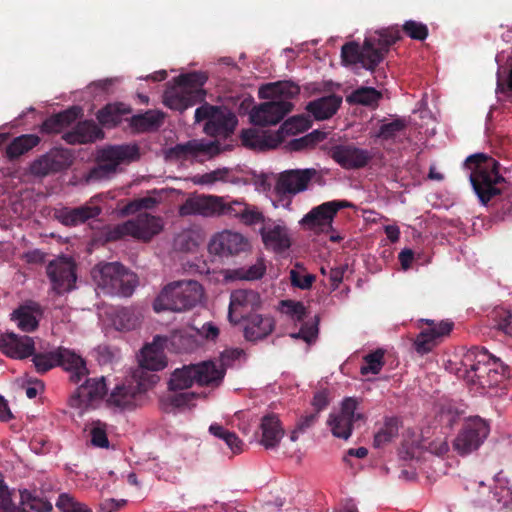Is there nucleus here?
<instances>
[{
    "mask_svg": "<svg viewBox=\"0 0 512 512\" xmlns=\"http://www.w3.org/2000/svg\"><path fill=\"white\" fill-rule=\"evenodd\" d=\"M181 216L201 215L203 217L235 218L245 225H254L264 221V215L257 207L241 200H228V197L216 195H198L189 197L179 208Z\"/></svg>",
    "mask_w": 512,
    "mask_h": 512,
    "instance_id": "f257e3e1",
    "label": "nucleus"
},
{
    "mask_svg": "<svg viewBox=\"0 0 512 512\" xmlns=\"http://www.w3.org/2000/svg\"><path fill=\"white\" fill-rule=\"evenodd\" d=\"M400 39L399 28L391 26L366 37L362 45L354 41L347 42L341 48L342 62L346 65L359 63L366 70L374 71L384 60L390 47Z\"/></svg>",
    "mask_w": 512,
    "mask_h": 512,
    "instance_id": "f03ea898",
    "label": "nucleus"
},
{
    "mask_svg": "<svg viewBox=\"0 0 512 512\" xmlns=\"http://www.w3.org/2000/svg\"><path fill=\"white\" fill-rule=\"evenodd\" d=\"M458 373H462L459 376L468 382L485 388L498 386L508 380L511 369L486 349L475 346L463 355Z\"/></svg>",
    "mask_w": 512,
    "mask_h": 512,
    "instance_id": "7ed1b4c3",
    "label": "nucleus"
},
{
    "mask_svg": "<svg viewBox=\"0 0 512 512\" xmlns=\"http://www.w3.org/2000/svg\"><path fill=\"white\" fill-rule=\"evenodd\" d=\"M465 166L471 170L470 182L474 192L483 205L503 191L505 178L499 173V163L483 153L470 155Z\"/></svg>",
    "mask_w": 512,
    "mask_h": 512,
    "instance_id": "20e7f679",
    "label": "nucleus"
},
{
    "mask_svg": "<svg viewBox=\"0 0 512 512\" xmlns=\"http://www.w3.org/2000/svg\"><path fill=\"white\" fill-rule=\"evenodd\" d=\"M139 157L137 145H107L97 150L95 165L85 175L87 183H97L112 179L121 171V165L129 164Z\"/></svg>",
    "mask_w": 512,
    "mask_h": 512,
    "instance_id": "39448f33",
    "label": "nucleus"
},
{
    "mask_svg": "<svg viewBox=\"0 0 512 512\" xmlns=\"http://www.w3.org/2000/svg\"><path fill=\"white\" fill-rule=\"evenodd\" d=\"M203 72L193 71L174 78L176 84L164 94V104L173 110L183 112L189 107L205 101L206 92L203 89L207 81Z\"/></svg>",
    "mask_w": 512,
    "mask_h": 512,
    "instance_id": "423d86ee",
    "label": "nucleus"
},
{
    "mask_svg": "<svg viewBox=\"0 0 512 512\" xmlns=\"http://www.w3.org/2000/svg\"><path fill=\"white\" fill-rule=\"evenodd\" d=\"M203 296L201 284L195 280H181L167 284L153 303L156 312H182L196 306Z\"/></svg>",
    "mask_w": 512,
    "mask_h": 512,
    "instance_id": "0eeeda50",
    "label": "nucleus"
},
{
    "mask_svg": "<svg viewBox=\"0 0 512 512\" xmlns=\"http://www.w3.org/2000/svg\"><path fill=\"white\" fill-rule=\"evenodd\" d=\"M162 229V218L145 212L139 213L135 218L125 222L106 226L103 230V236L107 242L119 241L127 236L149 242Z\"/></svg>",
    "mask_w": 512,
    "mask_h": 512,
    "instance_id": "6e6552de",
    "label": "nucleus"
},
{
    "mask_svg": "<svg viewBox=\"0 0 512 512\" xmlns=\"http://www.w3.org/2000/svg\"><path fill=\"white\" fill-rule=\"evenodd\" d=\"M91 274L97 287L109 295L131 296L137 284L136 275L118 262L100 264Z\"/></svg>",
    "mask_w": 512,
    "mask_h": 512,
    "instance_id": "1a4fd4ad",
    "label": "nucleus"
},
{
    "mask_svg": "<svg viewBox=\"0 0 512 512\" xmlns=\"http://www.w3.org/2000/svg\"><path fill=\"white\" fill-rule=\"evenodd\" d=\"M223 377L224 372L212 361H207L176 369L171 375L168 387L169 390H187L194 383L200 386L218 384Z\"/></svg>",
    "mask_w": 512,
    "mask_h": 512,
    "instance_id": "9d476101",
    "label": "nucleus"
},
{
    "mask_svg": "<svg viewBox=\"0 0 512 512\" xmlns=\"http://www.w3.org/2000/svg\"><path fill=\"white\" fill-rule=\"evenodd\" d=\"M321 177L320 172L315 168L285 170L278 174L274 192L280 200H283L306 191L311 181H318Z\"/></svg>",
    "mask_w": 512,
    "mask_h": 512,
    "instance_id": "9b49d317",
    "label": "nucleus"
},
{
    "mask_svg": "<svg viewBox=\"0 0 512 512\" xmlns=\"http://www.w3.org/2000/svg\"><path fill=\"white\" fill-rule=\"evenodd\" d=\"M159 380L157 375H150L148 382L136 378L134 374L131 379L125 381L112 390L107 402L119 408H131L135 406L137 399Z\"/></svg>",
    "mask_w": 512,
    "mask_h": 512,
    "instance_id": "f8f14e48",
    "label": "nucleus"
},
{
    "mask_svg": "<svg viewBox=\"0 0 512 512\" xmlns=\"http://www.w3.org/2000/svg\"><path fill=\"white\" fill-rule=\"evenodd\" d=\"M489 434V425L476 416L469 418L454 439L453 447L460 455L477 450Z\"/></svg>",
    "mask_w": 512,
    "mask_h": 512,
    "instance_id": "ddd939ff",
    "label": "nucleus"
},
{
    "mask_svg": "<svg viewBox=\"0 0 512 512\" xmlns=\"http://www.w3.org/2000/svg\"><path fill=\"white\" fill-rule=\"evenodd\" d=\"M165 342V337L157 335L151 344L143 347L139 357V367L133 372L136 378L148 382L149 376L155 375L153 372L159 371L166 366L163 354Z\"/></svg>",
    "mask_w": 512,
    "mask_h": 512,
    "instance_id": "4468645a",
    "label": "nucleus"
},
{
    "mask_svg": "<svg viewBox=\"0 0 512 512\" xmlns=\"http://www.w3.org/2000/svg\"><path fill=\"white\" fill-rule=\"evenodd\" d=\"M47 276L57 294L71 291L75 287L76 265L66 257H59L47 265Z\"/></svg>",
    "mask_w": 512,
    "mask_h": 512,
    "instance_id": "2eb2a0df",
    "label": "nucleus"
},
{
    "mask_svg": "<svg viewBox=\"0 0 512 512\" xmlns=\"http://www.w3.org/2000/svg\"><path fill=\"white\" fill-rule=\"evenodd\" d=\"M71 163L72 155L69 150L54 148L35 159L30 164L29 172L34 177L43 178L69 167Z\"/></svg>",
    "mask_w": 512,
    "mask_h": 512,
    "instance_id": "dca6fc26",
    "label": "nucleus"
},
{
    "mask_svg": "<svg viewBox=\"0 0 512 512\" xmlns=\"http://www.w3.org/2000/svg\"><path fill=\"white\" fill-rule=\"evenodd\" d=\"M357 406L355 398L347 397L342 402L340 412L330 414L328 425L335 437L347 440L351 436L353 423L363 418L362 414L356 413Z\"/></svg>",
    "mask_w": 512,
    "mask_h": 512,
    "instance_id": "f3484780",
    "label": "nucleus"
},
{
    "mask_svg": "<svg viewBox=\"0 0 512 512\" xmlns=\"http://www.w3.org/2000/svg\"><path fill=\"white\" fill-rule=\"evenodd\" d=\"M260 305L258 292L248 289L235 290L230 296L228 319L234 325L239 324L243 318L255 313Z\"/></svg>",
    "mask_w": 512,
    "mask_h": 512,
    "instance_id": "a211bd4d",
    "label": "nucleus"
},
{
    "mask_svg": "<svg viewBox=\"0 0 512 512\" xmlns=\"http://www.w3.org/2000/svg\"><path fill=\"white\" fill-rule=\"evenodd\" d=\"M249 241L241 233L224 230L210 240L208 249L211 254L228 257L248 251Z\"/></svg>",
    "mask_w": 512,
    "mask_h": 512,
    "instance_id": "6ab92c4d",
    "label": "nucleus"
},
{
    "mask_svg": "<svg viewBox=\"0 0 512 512\" xmlns=\"http://www.w3.org/2000/svg\"><path fill=\"white\" fill-rule=\"evenodd\" d=\"M293 104L287 100H275L261 103L250 112V121L257 126H269L279 123L291 110Z\"/></svg>",
    "mask_w": 512,
    "mask_h": 512,
    "instance_id": "aec40b11",
    "label": "nucleus"
},
{
    "mask_svg": "<svg viewBox=\"0 0 512 512\" xmlns=\"http://www.w3.org/2000/svg\"><path fill=\"white\" fill-rule=\"evenodd\" d=\"M107 393L105 378H87L69 397L68 405L74 409H84L92 402L102 399Z\"/></svg>",
    "mask_w": 512,
    "mask_h": 512,
    "instance_id": "412c9836",
    "label": "nucleus"
},
{
    "mask_svg": "<svg viewBox=\"0 0 512 512\" xmlns=\"http://www.w3.org/2000/svg\"><path fill=\"white\" fill-rule=\"evenodd\" d=\"M329 156L346 170L363 168L372 159V154L368 150L353 144L335 145L329 150Z\"/></svg>",
    "mask_w": 512,
    "mask_h": 512,
    "instance_id": "4be33fe9",
    "label": "nucleus"
},
{
    "mask_svg": "<svg viewBox=\"0 0 512 512\" xmlns=\"http://www.w3.org/2000/svg\"><path fill=\"white\" fill-rule=\"evenodd\" d=\"M351 204L345 200H333L324 202L312 208L302 219V224L309 228H330L337 212L342 208L350 207Z\"/></svg>",
    "mask_w": 512,
    "mask_h": 512,
    "instance_id": "5701e85b",
    "label": "nucleus"
},
{
    "mask_svg": "<svg viewBox=\"0 0 512 512\" xmlns=\"http://www.w3.org/2000/svg\"><path fill=\"white\" fill-rule=\"evenodd\" d=\"M98 196L92 197L84 205L70 208L63 207L56 211V219L64 226L74 227L96 219L102 213V207L96 204Z\"/></svg>",
    "mask_w": 512,
    "mask_h": 512,
    "instance_id": "b1692460",
    "label": "nucleus"
},
{
    "mask_svg": "<svg viewBox=\"0 0 512 512\" xmlns=\"http://www.w3.org/2000/svg\"><path fill=\"white\" fill-rule=\"evenodd\" d=\"M35 343L29 336H19L14 332L0 333V351L13 359H25L34 354Z\"/></svg>",
    "mask_w": 512,
    "mask_h": 512,
    "instance_id": "393cba45",
    "label": "nucleus"
},
{
    "mask_svg": "<svg viewBox=\"0 0 512 512\" xmlns=\"http://www.w3.org/2000/svg\"><path fill=\"white\" fill-rule=\"evenodd\" d=\"M260 235L265 248L276 254H282L291 247L289 230L284 225L264 224L260 229Z\"/></svg>",
    "mask_w": 512,
    "mask_h": 512,
    "instance_id": "a878e982",
    "label": "nucleus"
},
{
    "mask_svg": "<svg viewBox=\"0 0 512 512\" xmlns=\"http://www.w3.org/2000/svg\"><path fill=\"white\" fill-rule=\"evenodd\" d=\"M57 366L62 367L69 372V380L78 384L89 373L86 361L81 355L73 350L64 347H58Z\"/></svg>",
    "mask_w": 512,
    "mask_h": 512,
    "instance_id": "bb28decb",
    "label": "nucleus"
},
{
    "mask_svg": "<svg viewBox=\"0 0 512 512\" xmlns=\"http://www.w3.org/2000/svg\"><path fill=\"white\" fill-rule=\"evenodd\" d=\"M244 337L248 341H258L269 336L274 328L275 322L271 316L253 313L243 318Z\"/></svg>",
    "mask_w": 512,
    "mask_h": 512,
    "instance_id": "cd10ccee",
    "label": "nucleus"
},
{
    "mask_svg": "<svg viewBox=\"0 0 512 512\" xmlns=\"http://www.w3.org/2000/svg\"><path fill=\"white\" fill-rule=\"evenodd\" d=\"M237 123L234 113L218 107L212 119L205 123L203 130L209 136L226 138L234 132Z\"/></svg>",
    "mask_w": 512,
    "mask_h": 512,
    "instance_id": "c85d7f7f",
    "label": "nucleus"
},
{
    "mask_svg": "<svg viewBox=\"0 0 512 512\" xmlns=\"http://www.w3.org/2000/svg\"><path fill=\"white\" fill-rule=\"evenodd\" d=\"M219 153L218 144L214 142H204L202 140H189L170 148L169 154L177 159H186L188 157H197L200 155L213 156Z\"/></svg>",
    "mask_w": 512,
    "mask_h": 512,
    "instance_id": "c756f323",
    "label": "nucleus"
},
{
    "mask_svg": "<svg viewBox=\"0 0 512 512\" xmlns=\"http://www.w3.org/2000/svg\"><path fill=\"white\" fill-rule=\"evenodd\" d=\"M261 439L260 444L266 449L277 447L283 438L285 431L277 414L268 413L261 418L260 422Z\"/></svg>",
    "mask_w": 512,
    "mask_h": 512,
    "instance_id": "7c9ffc66",
    "label": "nucleus"
},
{
    "mask_svg": "<svg viewBox=\"0 0 512 512\" xmlns=\"http://www.w3.org/2000/svg\"><path fill=\"white\" fill-rule=\"evenodd\" d=\"M103 138V130L93 120L78 122L71 131L63 135V139L72 145L91 143Z\"/></svg>",
    "mask_w": 512,
    "mask_h": 512,
    "instance_id": "2f4dec72",
    "label": "nucleus"
},
{
    "mask_svg": "<svg viewBox=\"0 0 512 512\" xmlns=\"http://www.w3.org/2000/svg\"><path fill=\"white\" fill-rule=\"evenodd\" d=\"M41 315L40 305L31 301L15 309L11 314V320L16 322L21 331L29 333L38 328Z\"/></svg>",
    "mask_w": 512,
    "mask_h": 512,
    "instance_id": "473e14b6",
    "label": "nucleus"
},
{
    "mask_svg": "<svg viewBox=\"0 0 512 512\" xmlns=\"http://www.w3.org/2000/svg\"><path fill=\"white\" fill-rule=\"evenodd\" d=\"M165 114L159 110H147L130 117L129 125L135 133L157 131L164 122Z\"/></svg>",
    "mask_w": 512,
    "mask_h": 512,
    "instance_id": "72a5a7b5",
    "label": "nucleus"
},
{
    "mask_svg": "<svg viewBox=\"0 0 512 512\" xmlns=\"http://www.w3.org/2000/svg\"><path fill=\"white\" fill-rule=\"evenodd\" d=\"M342 103V98L335 94H330L310 101L306 110L317 120H325L332 117Z\"/></svg>",
    "mask_w": 512,
    "mask_h": 512,
    "instance_id": "f704fd0d",
    "label": "nucleus"
},
{
    "mask_svg": "<svg viewBox=\"0 0 512 512\" xmlns=\"http://www.w3.org/2000/svg\"><path fill=\"white\" fill-rule=\"evenodd\" d=\"M131 112L132 109L130 106L121 102H116L109 103L102 107L97 112L96 117L102 126L113 128L119 125L122 122L123 117L130 114Z\"/></svg>",
    "mask_w": 512,
    "mask_h": 512,
    "instance_id": "c9c22d12",
    "label": "nucleus"
},
{
    "mask_svg": "<svg viewBox=\"0 0 512 512\" xmlns=\"http://www.w3.org/2000/svg\"><path fill=\"white\" fill-rule=\"evenodd\" d=\"M79 107H71L47 118L41 125V131L47 134L59 133L73 123L80 115Z\"/></svg>",
    "mask_w": 512,
    "mask_h": 512,
    "instance_id": "e433bc0d",
    "label": "nucleus"
},
{
    "mask_svg": "<svg viewBox=\"0 0 512 512\" xmlns=\"http://www.w3.org/2000/svg\"><path fill=\"white\" fill-rule=\"evenodd\" d=\"M17 507L25 512H51L53 508L41 491L27 489L20 491V505Z\"/></svg>",
    "mask_w": 512,
    "mask_h": 512,
    "instance_id": "4c0bfd02",
    "label": "nucleus"
},
{
    "mask_svg": "<svg viewBox=\"0 0 512 512\" xmlns=\"http://www.w3.org/2000/svg\"><path fill=\"white\" fill-rule=\"evenodd\" d=\"M242 144L245 147L264 150L274 148L280 143V137L276 135H267L265 132H258L255 129L243 130L241 133Z\"/></svg>",
    "mask_w": 512,
    "mask_h": 512,
    "instance_id": "58836bf2",
    "label": "nucleus"
},
{
    "mask_svg": "<svg viewBox=\"0 0 512 512\" xmlns=\"http://www.w3.org/2000/svg\"><path fill=\"white\" fill-rule=\"evenodd\" d=\"M40 143V138L35 134H24L14 138L6 147V157L10 160H16L28 151L32 150Z\"/></svg>",
    "mask_w": 512,
    "mask_h": 512,
    "instance_id": "ea45409f",
    "label": "nucleus"
},
{
    "mask_svg": "<svg viewBox=\"0 0 512 512\" xmlns=\"http://www.w3.org/2000/svg\"><path fill=\"white\" fill-rule=\"evenodd\" d=\"M399 432V420L396 417H385L374 435L373 446L381 448L393 441Z\"/></svg>",
    "mask_w": 512,
    "mask_h": 512,
    "instance_id": "a19ab883",
    "label": "nucleus"
},
{
    "mask_svg": "<svg viewBox=\"0 0 512 512\" xmlns=\"http://www.w3.org/2000/svg\"><path fill=\"white\" fill-rule=\"evenodd\" d=\"M300 92V87L289 81L268 83L260 88L259 95L261 98L284 96L293 98Z\"/></svg>",
    "mask_w": 512,
    "mask_h": 512,
    "instance_id": "79ce46f5",
    "label": "nucleus"
},
{
    "mask_svg": "<svg viewBox=\"0 0 512 512\" xmlns=\"http://www.w3.org/2000/svg\"><path fill=\"white\" fill-rule=\"evenodd\" d=\"M382 93L373 87H360L346 97L349 104L363 105L369 107L378 106Z\"/></svg>",
    "mask_w": 512,
    "mask_h": 512,
    "instance_id": "37998d69",
    "label": "nucleus"
},
{
    "mask_svg": "<svg viewBox=\"0 0 512 512\" xmlns=\"http://www.w3.org/2000/svg\"><path fill=\"white\" fill-rule=\"evenodd\" d=\"M209 432L216 438L224 441L233 454H239L243 451L244 443L235 432L229 431L218 423L211 424Z\"/></svg>",
    "mask_w": 512,
    "mask_h": 512,
    "instance_id": "c03bdc74",
    "label": "nucleus"
},
{
    "mask_svg": "<svg viewBox=\"0 0 512 512\" xmlns=\"http://www.w3.org/2000/svg\"><path fill=\"white\" fill-rule=\"evenodd\" d=\"M139 321V315L135 310L123 307L115 312L113 325L119 331H130L139 325Z\"/></svg>",
    "mask_w": 512,
    "mask_h": 512,
    "instance_id": "a18cd8bd",
    "label": "nucleus"
},
{
    "mask_svg": "<svg viewBox=\"0 0 512 512\" xmlns=\"http://www.w3.org/2000/svg\"><path fill=\"white\" fill-rule=\"evenodd\" d=\"M32 356V362L37 373L44 374L57 366L58 348L50 351H36Z\"/></svg>",
    "mask_w": 512,
    "mask_h": 512,
    "instance_id": "49530a36",
    "label": "nucleus"
},
{
    "mask_svg": "<svg viewBox=\"0 0 512 512\" xmlns=\"http://www.w3.org/2000/svg\"><path fill=\"white\" fill-rule=\"evenodd\" d=\"M197 395L191 391L169 390L161 397V403L165 410L168 408H180L189 405Z\"/></svg>",
    "mask_w": 512,
    "mask_h": 512,
    "instance_id": "de8ad7c7",
    "label": "nucleus"
},
{
    "mask_svg": "<svg viewBox=\"0 0 512 512\" xmlns=\"http://www.w3.org/2000/svg\"><path fill=\"white\" fill-rule=\"evenodd\" d=\"M363 365L360 368V373L363 376L368 374L377 375L382 370L384 362V350L377 349L371 353H368L363 358Z\"/></svg>",
    "mask_w": 512,
    "mask_h": 512,
    "instance_id": "09e8293b",
    "label": "nucleus"
},
{
    "mask_svg": "<svg viewBox=\"0 0 512 512\" xmlns=\"http://www.w3.org/2000/svg\"><path fill=\"white\" fill-rule=\"evenodd\" d=\"M308 128V121L303 116H294L287 119L277 131L276 138L280 137V142L286 135H296Z\"/></svg>",
    "mask_w": 512,
    "mask_h": 512,
    "instance_id": "8fccbe9b",
    "label": "nucleus"
},
{
    "mask_svg": "<svg viewBox=\"0 0 512 512\" xmlns=\"http://www.w3.org/2000/svg\"><path fill=\"white\" fill-rule=\"evenodd\" d=\"M407 126L408 122L406 119L395 118L391 122L382 123L376 136L383 140H391L406 130Z\"/></svg>",
    "mask_w": 512,
    "mask_h": 512,
    "instance_id": "3c124183",
    "label": "nucleus"
},
{
    "mask_svg": "<svg viewBox=\"0 0 512 512\" xmlns=\"http://www.w3.org/2000/svg\"><path fill=\"white\" fill-rule=\"evenodd\" d=\"M493 328L512 337V315L509 310L497 308L493 311Z\"/></svg>",
    "mask_w": 512,
    "mask_h": 512,
    "instance_id": "603ef678",
    "label": "nucleus"
},
{
    "mask_svg": "<svg viewBox=\"0 0 512 512\" xmlns=\"http://www.w3.org/2000/svg\"><path fill=\"white\" fill-rule=\"evenodd\" d=\"M90 442L92 446L97 448H109V440L107 436V425L101 421L92 423L89 431Z\"/></svg>",
    "mask_w": 512,
    "mask_h": 512,
    "instance_id": "864d4df0",
    "label": "nucleus"
},
{
    "mask_svg": "<svg viewBox=\"0 0 512 512\" xmlns=\"http://www.w3.org/2000/svg\"><path fill=\"white\" fill-rule=\"evenodd\" d=\"M56 507L61 512H92L85 504L77 501L67 493H62L58 496Z\"/></svg>",
    "mask_w": 512,
    "mask_h": 512,
    "instance_id": "5fc2aeb1",
    "label": "nucleus"
},
{
    "mask_svg": "<svg viewBox=\"0 0 512 512\" xmlns=\"http://www.w3.org/2000/svg\"><path fill=\"white\" fill-rule=\"evenodd\" d=\"M319 317L315 316L312 322H305L297 333L291 334L292 338L302 339L310 344L314 342L319 333Z\"/></svg>",
    "mask_w": 512,
    "mask_h": 512,
    "instance_id": "6e6d98bb",
    "label": "nucleus"
},
{
    "mask_svg": "<svg viewBox=\"0 0 512 512\" xmlns=\"http://www.w3.org/2000/svg\"><path fill=\"white\" fill-rule=\"evenodd\" d=\"M318 413H309L301 416L295 425V428L291 431L290 440L295 442L298 440L300 434L306 433L311 429L318 421Z\"/></svg>",
    "mask_w": 512,
    "mask_h": 512,
    "instance_id": "4d7b16f0",
    "label": "nucleus"
},
{
    "mask_svg": "<svg viewBox=\"0 0 512 512\" xmlns=\"http://www.w3.org/2000/svg\"><path fill=\"white\" fill-rule=\"evenodd\" d=\"M280 304L281 311L296 321L302 322L307 316L306 307L300 301L282 300Z\"/></svg>",
    "mask_w": 512,
    "mask_h": 512,
    "instance_id": "13d9d810",
    "label": "nucleus"
},
{
    "mask_svg": "<svg viewBox=\"0 0 512 512\" xmlns=\"http://www.w3.org/2000/svg\"><path fill=\"white\" fill-rule=\"evenodd\" d=\"M436 345L437 339L428 329L421 331L414 341V348L421 355L431 352Z\"/></svg>",
    "mask_w": 512,
    "mask_h": 512,
    "instance_id": "bf43d9fd",
    "label": "nucleus"
},
{
    "mask_svg": "<svg viewBox=\"0 0 512 512\" xmlns=\"http://www.w3.org/2000/svg\"><path fill=\"white\" fill-rule=\"evenodd\" d=\"M403 32L413 40L423 41L427 38L429 30L427 25L415 20H408L402 26Z\"/></svg>",
    "mask_w": 512,
    "mask_h": 512,
    "instance_id": "052dcab7",
    "label": "nucleus"
},
{
    "mask_svg": "<svg viewBox=\"0 0 512 512\" xmlns=\"http://www.w3.org/2000/svg\"><path fill=\"white\" fill-rule=\"evenodd\" d=\"M266 271V266L262 261H259L250 267L238 268L234 271L235 276L241 280H258L263 277Z\"/></svg>",
    "mask_w": 512,
    "mask_h": 512,
    "instance_id": "680f3d73",
    "label": "nucleus"
},
{
    "mask_svg": "<svg viewBox=\"0 0 512 512\" xmlns=\"http://www.w3.org/2000/svg\"><path fill=\"white\" fill-rule=\"evenodd\" d=\"M0 512H25L12 502L11 495L7 487L0 481Z\"/></svg>",
    "mask_w": 512,
    "mask_h": 512,
    "instance_id": "e2e57ef3",
    "label": "nucleus"
},
{
    "mask_svg": "<svg viewBox=\"0 0 512 512\" xmlns=\"http://www.w3.org/2000/svg\"><path fill=\"white\" fill-rule=\"evenodd\" d=\"M426 323L429 325L428 331L432 332L437 340L448 335L453 328V322L448 320L440 321L439 323H435L434 320H426Z\"/></svg>",
    "mask_w": 512,
    "mask_h": 512,
    "instance_id": "0e129e2a",
    "label": "nucleus"
},
{
    "mask_svg": "<svg viewBox=\"0 0 512 512\" xmlns=\"http://www.w3.org/2000/svg\"><path fill=\"white\" fill-rule=\"evenodd\" d=\"M290 279L293 286L300 289H309L315 281V276L312 274L301 276L297 271L291 270Z\"/></svg>",
    "mask_w": 512,
    "mask_h": 512,
    "instance_id": "69168bd1",
    "label": "nucleus"
},
{
    "mask_svg": "<svg viewBox=\"0 0 512 512\" xmlns=\"http://www.w3.org/2000/svg\"><path fill=\"white\" fill-rule=\"evenodd\" d=\"M217 109V106H213L205 102L195 110V122L199 123L204 120H206V122H209L210 119H212V116H214V113L216 112Z\"/></svg>",
    "mask_w": 512,
    "mask_h": 512,
    "instance_id": "338daca9",
    "label": "nucleus"
},
{
    "mask_svg": "<svg viewBox=\"0 0 512 512\" xmlns=\"http://www.w3.org/2000/svg\"><path fill=\"white\" fill-rule=\"evenodd\" d=\"M126 504V500L104 499L99 504V512H117Z\"/></svg>",
    "mask_w": 512,
    "mask_h": 512,
    "instance_id": "774afa93",
    "label": "nucleus"
}]
</instances>
